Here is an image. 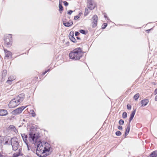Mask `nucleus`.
<instances>
[{"label":"nucleus","mask_w":157,"mask_h":157,"mask_svg":"<svg viewBox=\"0 0 157 157\" xmlns=\"http://www.w3.org/2000/svg\"><path fill=\"white\" fill-rule=\"evenodd\" d=\"M50 145L47 143L38 141L36 150V155L39 156H42V155L50 151Z\"/></svg>","instance_id":"obj_1"},{"label":"nucleus","mask_w":157,"mask_h":157,"mask_svg":"<svg viewBox=\"0 0 157 157\" xmlns=\"http://www.w3.org/2000/svg\"><path fill=\"white\" fill-rule=\"evenodd\" d=\"M82 50L80 48H78L71 51L69 54L70 59L73 60H78L83 56Z\"/></svg>","instance_id":"obj_2"},{"label":"nucleus","mask_w":157,"mask_h":157,"mask_svg":"<svg viewBox=\"0 0 157 157\" xmlns=\"http://www.w3.org/2000/svg\"><path fill=\"white\" fill-rule=\"evenodd\" d=\"M25 97V94H21L12 100L9 104L10 108H14L19 105L23 101Z\"/></svg>","instance_id":"obj_3"},{"label":"nucleus","mask_w":157,"mask_h":157,"mask_svg":"<svg viewBox=\"0 0 157 157\" xmlns=\"http://www.w3.org/2000/svg\"><path fill=\"white\" fill-rule=\"evenodd\" d=\"M12 36L10 34L6 35L3 38L4 44L7 47H10L12 45Z\"/></svg>","instance_id":"obj_4"},{"label":"nucleus","mask_w":157,"mask_h":157,"mask_svg":"<svg viewBox=\"0 0 157 157\" xmlns=\"http://www.w3.org/2000/svg\"><path fill=\"white\" fill-rule=\"evenodd\" d=\"M29 141L33 144H35L38 141L39 138L38 135L35 133L30 132L29 133Z\"/></svg>","instance_id":"obj_5"},{"label":"nucleus","mask_w":157,"mask_h":157,"mask_svg":"<svg viewBox=\"0 0 157 157\" xmlns=\"http://www.w3.org/2000/svg\"><path fill=\"white\" fill-rule=\"evenodd\" d=\"M11 143L13 150L16 151L18 149L20 145L17 138H12L11 140Z\"/></svg>","instance_id":"obj_6"},{"label":"nucleus","mask_w":157,"mask_h":157,"mask_svg":"<svg viewBox=\"0 0 157 157\" xmlns=\"http://www.w3.org/2000/svg\"><path fill=\"white\" fill-rule=\"evenodd\" d=\"M91 21H92V28H95L97 26L98 21V17L97 15H93L91 19Z\"/></svg>","instance_id":"obj_7"},{"label":"nucleus","mask_w":157,"mask_h":157,"mask_svg":"<svg viewBox=\"0 0 157 157\" xmlns=\"http://www.w3.org/2000/svg\"><path fill=\"white\" fill-rule=\"evenodd\" d=\"M87 5L88 8L90 10L94 9L95 6V2L92 0H87Z\"/></svg>","instance_id":"obj_8"},{"label":"nucleus","mask_w":157,"mask_h":157,"mask_svg":"<svg viewBox=\"0 0 157 157\" xmlns=\"http://www.w3.org/2000/svg\"><path fill=\"white\" fill-rule=\"evenodd\" d=\"M26 107L25 106H22L13 110L12 113L13 114H18L21 113Z\"/></svg>","instance_id":"obj_9"},{"label":"nucleus","mask_w":157,"mask_h":157,"mask_svg":"<svg viewBox=\"0 0 157 157\" xmlns=\"http://www.w3.org/2000/svg\"><path fill=\"white\" fill-rule=\"evenodd\" d=\"M4 50L5 54V59H9L12 58V52L7 49L4 48Z\"/></svg>","instance_id":"obj_10"},{"label":"nucleus","mask_w":157,"mask_h":157,"mask_svg":"<svg viewBox=\"0 0 157 157\" xmlns=\"http://www.w3.org/2000/svg\"><path fill=\"white\" fill-rule=\"evenodd\" d=\"M69 38L70 40L74 43L76 42V39L74 37V32L71 31L70 32L69 35Z\"/></svg>","instance_id":"obj_11"},{"label":"nucleus","mask_w":157,"mask_h":157,"mask_svg":"<svg viewBox=\"0 0 157 157\" xmlns=\"http://www.w3.org/2000/svg\"><path fill=\"white\" fill-rule=\"evenodd\" d=\"M130 124L128 123L127 125V128L126 129L125 132L124 134V138H126L127 135H128L129 133L130 130Z\"/></svg>","instance_id":"obj_12"},{"label":"nucleus","mask_w":157,"mask_h":157,"mask_svg":"<svg viewBox=\"0 0 157 157\" xmlns=\"http://www.w3.org/2000/svg\"><path fill=\"white\" fill-rule=\"evenodd\" d=\"M7 114L8 112L6 110L0 109V116H5Z\"/></svg>","instance_id":"obj_13"},{"label":"nucleus","mask_w":157,"mask_h":157,"mask_svg":"<svg viewBox=\"0 0 157 157\" xmlns=\"http://www.w3.org/2000/svg\"><path fill=\"white\" fill-rule=\"evenodd\" d=\"M136 111V109H135L133 111L130 115V117L129 119V123H128L130 124V122L133 119L135 115Z\"/></svg>","instance_id":"obj_14"},{"label":"nucleus","mask_w":157,"mask_h":157,"mask_svg":"<svg viewBox=\"0 0 157 157\" xmlns=\"http://www.w3.org/2000/svg\"><path fill=\"white\" fill-rule=\"evenodd\" d=\"M21 148H19L18 150V152H16L14 153L13 154V157H18L19 156L21 155H22V154H21Z\"/></svg>","instance_id":"obj_15"},{"label":"nucleus","mask_w":157,"mask_h":157,"mask_svg":"<svg viewBox=\"0 0 157 157\" xmlns=\"http://www.w3.org/2000/svg\"><path fill=\"white\" fill-rule=\"evenodd\" d=\"M21 136L22 137L23 139V140L24 142L25 143L27 144L28 143V141L27 140L28 136L27 135H25V134H21Z\"/></svg>","instance_id":"obj_16"},{"label":"nucleus","mask_w":157,"mask_h":157,"mask_svg":"<svg viewBox=\"0 0 157 157\" xmlns=\"http://www.w3.org/2000/svg\"><path fill=\"white\" fill-rule=\"evenodd\" d=\"M73 24V22L70 21V22H68L63 21V24L66 27H70Z\"/></svg>","instance_id":"obj_17"},{"label":"nucleus","mask_w":157,"mask_h":157,"mask_svg":"<svg viewBox=\"0 0 157 157\" xmlns=\"http://www.w3.org/2000/svg\"><path fill=\"white\" fill-rule=\"evenodd\" d=\"M149 102V100L147 99L143 100L141 101V103L142 104V106H146Z\"/></svg>","instance_id":"obj_18"},{"label":"nucleus","mask_w":157,"mask_h":157,"mask_svg":"<svg viewBox=\"0 0 157 157\" xmlns=\"http://www.w3.org/2000/svg\"><path fill=\"white\" fill-rule=\"evenodd\" d=\"M15 77L14 76H11L8 78V80L7 81V82H8L9 84H10V82H11L12 81L15 80Z\"/></svg>","instance_id":"obj_19"},{"label":"nucleus","mask_w":157,"mask_h":157,"mask_svg":"<svg viewBox=\"0 0 157 157\" xmlns=\"http://www.w3.org/2000/svg\"><path fill=\"white\" fill-rule=\"evenodd\" d=\"M150 157H156L157 156V151H153L150 155Z\"/></svg>","instance_id":"obj_20"},{"label":"nucleus","mask_w":157,"mask_h":157,"mask_svg":"<svg viewBox=\"0 0 157 157\" xmlns=\"http://www.w3.org/2000/svg\"><path fill=\"white\" fill-rule=\"evenodd\" d=\"M59 8L60 13H62V11L63 10V8L62 5L60 4V2L59 3Z\"/></svg>","instance_id":"obj_21"},{"label":"nucleus","mask_w":157,"mask_h":157,"mask_svg":"<svg viewBox=\"0 0 157 157\" xmlns=\"http://www.w3.org/2000/svg\"><path fill=\"white\" fill-rule=\"evenodd\" d=\"M140 96V94L139 93L136 94L133 97V98L136 100H137Z\"/></svg>","instance_id":"obj_22"},{"label":"nucleus","mask_w":157,"mask_h":157,"mask_svg":"<svg viewBox=\"0 0 157 157\" xmlns=\"http://www.w3.org/2000/svg\"><path fill=\"white\" fill-rule=\"evenodd\" d=\"M7 71L6 70H4L2 73V77H5L7 73Z\"/></svg>","instance_id":"obj_23"},{"label":"nucleus","mask_w":157,"mask_h":157,"mask_svg":"<svg viewBox=\"0 0 157 157\" xmlns=\"http://www.w3.org/2000/svg\"><path fill=\"white\" fill-rule=\"evenodd\" d=\"M89 13V11L87 9V8H86L85 9V13H84V15L85 16L87 15Z\"/></svg>","instance_id":"obj_24"},{"label":"nucleus","mask_w":157,"mask_h":157,"mask_svg":"<svg viewBox=\"0 0 157 157\" xmlns=\"http://www.w3.org/2000/svg\"><path fill=\"white\" fill-rule=\"evenodd\" d=\"M127 113L126 112H124L122 114V117L123 118H126L127 117Z\"/></svg>","instance_id":"obj_25"},{"label":"nucleus","mask_w":157,"mask_h":157,"mask_svg":"<svg viewBox=\"0 0 157 157\" xmlns=\"http://www.w3.org/2000/svg\"><path fill=\"white\" fill-rule=\"evenodd\" d=\"M30 112L31 113V114L32 115L33 117H34L36 116V114L33 110H31L30 111Z\"/></svg>","instance_id":"obj_26"},{"label":"nucleus","mask_w":157,"mask_h":157,"mask_svg":"<svg viewBox=\"0 0 157 157\" xmlns=\"http://www.w3.org/2000/svg\"><path fill=\"white\" fill-rule=\"evenodd\" d=\"M115 134L117 136H120L121 135V133L120 131H118L116 132Z\"/></svg>","instance_id":"obj_27"},{"label":"nucleus","mask_w":157,"mask_h":157,"mask_svg":"<svg viewBox=\"0 0 157 157\" xmlns=\"http://www.w3.org/2000/svg\"><path fill=\"white\" fill-rule=\"evenodd\" d=\"M124 121L122 119H121L119 121V124L121 125H122L124 124Z\"/></svg>","instance_id":"obj_28"},{"label":"nucleus","mask_w":157,"mask_h":157,"mask_svg":"<svg viewBox=\"0 0 157 157\" xmlns=\"http://www.w3.org/2000/svg\"><path fill=\"white\" fill-rule=\"evenodd\" d=\"M9 128L10 129H13V130L15 131V130H16V129L15 128V127L13 125H10L9 127Z\"/></svg>","instance_id":"obj_29"},{"label":"nucleus","mask_w":157,"mask_h":157,"mask_svg":"<svg viewBox=\"0 0 157 157\" xmlns=\"http://www.w3.org/2000/svg\"><path fill=\"white\" fill-rule=\"evenodd\" d=\"M107 23H104L103 25H102V29H104L107 27Z\"/></svg>","instance_id":"obj_30"},{"label":"nucleus","mask_w":157,"mask_h":157,"mask_svg":"<svg viewBox=\"0 0 157 157\" xmlns=\"http://www.w3.org/2000/svg\"><path fill=\"white\" fill-rule=\"evenodd\" d=\"M79 32L82 34H86V32L84 30L81 29L79 30Z\"/></svg>","instance_id":"obj_31"},{"label":"nucleus","mask_w":157,"mask_h":157,"mask_svg":"<svg viewBox=\"0 0 157 157\" xmlns=\"http://www.w3.org/2000/svg\"><path fill=\"white\" fill-rule=\"evenodd\" d=\"M50 71V69H48L47 71H45V72H43V73H42V75H44L46 73H47L48 72V71Z\"/></svg>","instance_id":"obj_32"},{"label":"nucleus","mask_w":157,"mask_h":157,"mask_svg":"<svg viewBox=\"0 0 157 157\" xmlns=\"http://www.w3.org/2000/svg\"><path fill=\"white\" fill-rule=\"evenodd\" d=\"M73 11L72 10H70L67 11V13L68 14L70 15L71 14V13H73Z\"/></svg>","instance_id":"obj_33"},{"label":"nucleus","mask_w":157,"mask_h":157,"mask_svg":"<svg viewBox=\"0 0 157 157\" xmlns=\"http://www.w3.org/2000/svg\"><path fill=\"white\" fill-rule=\"evenodd\" d=\"M63 3L64 5L66 6H67L68 5V3L66 1H63Z\"/></svg>","instance_id":"obj_34"},{"label":"nucleus","mask_w":157,"mask_h":157,"mask_svg":"<svg viewBox=\"0 0 157 157\" xmlns=\"http://www.w3.org/2000/svg\"><path fill=\"white\" fill-rule=\"evenodd\" d=\"M127 108L128 109H131V106L129 104H128L127 105Z\"/></svg>","instance_id":"obj_35"},{"label":"nucleus","mask_w":157,"mask_h":157,"mask_svg":"<svg viewBox=\"0 0 157 157\" xmlns=\"http://www.w3.org/2000/svg\"><path fill=\"white\" fill-rule=\"evenodd\" d=\"M79 17H78V16H75L74 17V19L75 20H76L78 19Z\"/></svg>","instance_id":"obj_36"},{"label":"nucleus","mask_w":157,"mask_h":157,"mask_svg":"<svg viewBox=\"0 0 157 157\" xmlns=\"http://www.w3.org/2000/svg\"><path fill=\"white\" fill-rule=\"evenodd\" d=\"M117 128L119 129L120 130H122L123 128L121 126H118Z\"/></svg>","instance_id":"obj_37"},{"label":"nucleus","mask_w":157,"mask_h":157,"mask_svg":"<svg viewBox=\"0 0 157 157\" xmlns=\"http://www.w3.org/2000/svg\"><path fill=\"white\" fill-rule=\"evenodd\" d=\"M79 34H80V33L78 32H75V35L76 36H78Z\"/></svg>","instance_id":"obj_38"},{"label":"nucleus","mask_w":157,"mask_h":157,"mask_svg":"<svg viewBox=\"0 0 157 157\" xmlns=\"http://www.w3.org/2000/svg\"><path fill=\"white\" fill-rule=\"evenodd\" d=\"M25 144L27 145V148H28V150H29L30 149H29V143H28Z\"/></svg>","instance_id":"obj_39"},{"label":"nucleus","mask_w":157,"mask_h":157,"mask_svg":"<svg viewBox=\"0 0 157 157\" xmlns=\"http://www.w3.org/2000/svg\"><path fill=\"white\" fill-rule=\"evenodd\" d=\"M155 95L157 94V88L155 89L154 92Z\"/></svg>","instance_id":"obj_40"},{"label":"nucleus","mask_w":157,"mask_h":157,"mask_svg":"<svg viewBox=\"0 0 157 157\" xmlns=\"http://www.w3.org/2000/svg\"><path fill=\"white\" fill-rule=\"evenodd\" d=\"M2 144V141L0 140V148L1 147Z\"/></svg>","instance_id":"obj_41"},{"label":"nucleus","mask_w":157,"mask_h":157,"mask_svg":"<svg viewBox=\"0 0 157 157\" xmlns=\"http://www.w3.org/2000/svg\"><path fill=\"white\" fill-rule=\"evenodd\" d=\"M155 101H157V95L155 97Z\"/></svg>","instance_id":"obj_42"},{"label":"nucleus","mask_w":157,"mask_h":157,"mask_svg":"<svg viewBox=\"0 0 157 157\" xmlns=\"http://www.w3.org/2000/svg\"><path fill=\"white\" fill-rule=\"evenodd\" d=\"M152 29H149L147 30L146 31H147L148 33Z\"/></svg>","instance_id":"obj_43"},{"label":"nucleus","mask_w":157,"mask_h":157,"mask_svg":"<svg viewBox=\"0 0 157 157\" xmlns=\"http://www.w3.org/2000/svg\"><path fill=\"white\" fill-rule=\"evenodd\" d=\"M104 17L105 18H107L108 17H107V16H106V15H104Z\"/></svg>","instance_id":"obj_44"},{"label":"nucleus","mask_w":157,"mask_h":157,"mask_svg":"<svg viewBox=\"0 0 157 157\" xmlns=\"http://www.w3.org/2000/svg\"><path fill=\"white\" fill-rule=\"evenodd\" d=\"M76 38H77V39L78 40H80V38L79 37H77Z\"/></svg>","instance_id":"obj_45"},{"label":"nucleus","mask_w":157,"mask_h":157,"mask_svg":"<svg viewBox=\"0 0 157 157\" xmlns=\"http://www.w3.org/2000/svg\"><path fill=\"white\" fill-rule=\"evenodd\" d=\"M3 155L0 153V157H2Z\"/></svg>","instance_id":"obj_46"},{"label":"nucleus","mask_w":157,"mask_h":157,"mask_svg":"<svg viewBox=\"0 0 157 157\" xmlns=\"http://www.w3.org/2000/svg\"><path fill=\"white\" fill-rule=\"evenodd\" d=\"M25 157H31L29 155H26Z\"/></svg>","instance_id":"obj_47"},{"label":"nucleus","mask_w":157,"mask_h":157,"mask_svg":"<svg viewBox=\"0 0 157 157\" xmlns=\"http://www.w3.org/2000/svg\"><path fill=\"white\" fill-rule=\"evenodd\" d=\"M7 143H8V141H6V142H5V143H6V144H7Z\"/></svg>","instance_id":"obj_48"},{"label":"nucleus","mask_w":157,"mask_h":157,"mask_svg":"<svg viewBox=\"0 0 157 157\" xmlns=\"http://www.w3.org/2000/svg\"><path fill=\"white\" fill-rule=\"evenodd\" d=\"M154 85H155L156 84V83H154Z\"/></svg>","instance_id":"obj_49"}]
</instances>
